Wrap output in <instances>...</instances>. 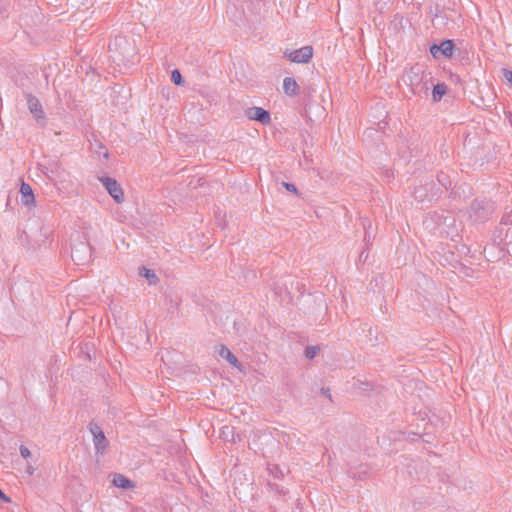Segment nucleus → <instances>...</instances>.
<instances>
[{"label":"nucleus","instance_id":"f257e3e1","mask_svg":"<svg viewBox=\"0 0 512 512\" xmlns=\"http://www.w3.org/2000/svg\"><path fill=\"white\" fill-rule=\"evenodd\" d=\"M402 81L413 95H427L429 85L432 84V74L420 65H414L403 74Z\"/></svg>","mask_w":512,"mask_h":512},{"label":"nucleus","instance_id":"f03ea898","mask_svg":"<svg viewBox=\"0 0 512 512\" xmlns=\"http://www.w3.org/2000/svg\"><path fill=\"white\" fill-rule=\"evenodd\" d=\"M71 257L77 265H85L91 261L92 249L85 237L82 239L77 235L76 239H72Z\"/></svg>","mask_w":512,"mask_h":512},{"label":"nucleus","instance_id":"7ed1b4c3","mask_svg":"<svg viewBox=\"0 0 512 512\" xmlns=\"http://www.w3.org/2000/svg\"><path fill=\"white\" fill-rule=\"evenodd\" d=\"M45 170L43 171L44 174L54 182L55 185L59 186V188L68 189L72 187L73 182L71 179V176L69 172L66 170L55 167V168H48L45 167Z\"/></svg>","mask_w":512,"mask_h":512},{"label":"nucleus","instance_id":"20e7f679","mask_svg":"<svg viewBox=\"0 0 512 512\" xmlns=\"http://www.w3.org/2000/svg\"><path fill=\"white\" fill-rule=\"evenodd\" d=\"M88 429L93 436V443L97 454L103 455L109 445L102 428L96 422H90Z\"/></svg>","mask_w":512,"mask_h":512},{"label":"nucleus","instance_id":"39448f33","mask_svg":"<svg viewBox=\"0 0 512 512\" xmlns=\"http://www.w3.org/2000/svg\"><path fill=\"white\" fill-rule=\"evenodd\" d=\"M313 56V48L311 46H304L300 49L284 52V57L293 63H308Z\"/></svg>","mask_w":512,"mask_h":512},{"label":"nucleus","instance_id":"423d86ee","mask_svg":"<svg viewBox=\"0 0 512 512\" xmlns=\"http://www.w3.org/2000/svg\"><path fill=\"white\" fill-rule=\"evenodd\" d=\"M100 181L116 203H122L124 201L123 190L115 179L110 177H103L100 178Z\"/></svg>","mask_w":512,"mask_h":512},{"label":"nucleus","instance_id":"0eeeda50","mask_svg":"<svg viewBox=\"0 0 512 512\" xmlns=\"http://www.w3.org/2000/svg\"><path fill=\"white\" fill-rule=\"evenodd\" d=\"M244 113L249 120L258 121L263 125H268L271 122L270 113L261 107L247 108Z\"/></svg>","mask_w":512,"mask_h":512},{"label":"nucleus","instance_id":"6e6552de","mask_svg":"<svg viewBox=\"0 0 512 512\" xmlns=\"http://www.w3.org/2000/svg\"><path fill=\"white\" fill-rule=\"evenodd\" d=\"M454 51V44L451 40H444L440 45H432L430 47V52L434 58H439L440 55L445 57H451Z\"/></svg>","mask_w":512,"mask_h":512},{"label":"nucleus","instance_id":"1a4fd4ad","mask_svg":"<svg viewBox=\"0 0 512 512\" xmlns=\"http://www.w3.org/2000/svg\"><path fill=\"white\" fill-rule=\"evenodd\" d=\"M27 105L30 113L33 115L37 122H44L45 112L43 111L40 101L33 95H28Z\"/></svg>","mask_w":512,"mask_h":512},{"label":"nucleus","instance_id":"9d476101","mask_svg":"<svg viewBox=\"0 0 512 512\" xmlns=\"http://www.w3.org/2000/svg\"><path fill=\"white\" fill-rule=\"evenodd\" d=\"M492 207H485L483 202L474 201L470 209V217H473L475 221L484 220L491 212Z\"/></svg>","mask_w":512,"mask_h":512},{"label":"nucleus","instance_id":"9b49d317","mask_svg":"<svg viewBox=\"0 0 512 512\" xmlns=\"http://www.w3.org/2000/svg\"><path fill=\"white\" fill-rule=\"evenodd\" d=\"M20 194H21V203L28 207L34 208L36 207V201L33 189L30 184L26 182H22L20 186Z\"/></svg>","mask_w":512,"mask_h":512},{"label":"nucleus","instance_id":"f8f14e48","mask_svg":"<svg viewBox=\"0 0 512 512\" xmlns=\"http://www.w3.org/2000/svg\"><path fill=\"white\" fill-rule=\"evenodd\" d=\"M283 90L286 95L295 96L298 93L299 85L294 78L286 77L283 80Z\"/></svg>","mask_w":512,"mask_h":512},{"label":"nucleus","instance_id":"ddd939ff","mask_svg":"<svg viewBox=\"0 0 512 512\" xmlns=\"http://www.w3.org/2000/svg\"><path fill=\"white\" fill-rule=\"evenodd\" d=\"M219 355L227 360L232 366L239 368L240 363L236 356L224 345H222L219 349Z\"/></svg>","mask_w":512,"mask_h":512},{"label":"nucleus","instance_id":"4468645a","mask_svg":"<svg viewBox=\"0 0 512 512\" xmlns=\"http://www.w3.org/2000/svg\"><path fill=\"white\" fill-rule=\"evenodd\" d=\"M112 482L116 487L123 489L132 488L134 486L131 480L121 474H115Z\"/></svg>","mask_w":512,"mask_h":512},{"label":"nucleus","instance_id":"2eb2a0df","mask_svg":"<svg viewBox=\"0 0 512 512\" xmlns=\"http://www.w3.org/2000/svg\"><path fill=\"white\" fill-rule=\"evenodd\" d=\"M447 86L444 83H438L434 85L432 96L434 101H440L441 98L446 94Z\"/></svg>","mask_w":512,"mask_h":512},{"label":"nucleus","instance_id":"dca6fc26","mask_svg":"<svg viewBox=\"0 0 512 512\" xmlns=\"http://www.w3.org/2000/svg\"><path fill=\"white\" fill-rule=\"evenodd\" d=\"M139 274L143 277H145L149 284H156L158 282V277L156 276L155 272L151 269L142 267L140 269Z\"/></svg>","mask_w":512,"mask_h":512},{"label":"nucleus","instance_id":"f3484780","mask_svg":"<svg viewBox=\"0 0 512 512\" xmlns=\"http://www.w3.org/2000/svg\"><path fill=\"white\" fill-rule=\"evenodd\" d=\"M171 80L174 84L180 86L184 83L182 75L179 70L175 69L171 73Z\"/></svg>","mask_w":512,"mask_h":512},{"label":"nucleus","instance_id":"a211bd4d","mask_svg":"<svg viewBox=\"0 0 512 512\" xmlns=\"http://www.w3.org/2000/svg\"><path fill=\"white\" fill-rule=\"evenodd\" d=\"M319 351L317 346H308L305 350V356L307 359H313Z\"/></svg>","mask_w":512,"mask_h":512},{"label":"nucleus","instance_id":"6ab92c4d","mask_svg":"<svg viewBox=\"0 0 512 512\" xmlns=\"http://www.w3.org/2000/svg\"><path fill=\"white\" fill-rule=\"evenodd\" d=\"M502 76L512 86V71L504 68V69H502Z\"/></svg>","mask_w":512,"mask_h":512},{"label":"nucleus","instance_id":"aec40b11","mask_svg":"<svg viewBox=\"0 0 512 512\" xmlns=\"http://www.w3.org/2000/svg\"><path fill=\"white\" fill-rule=\"evenodd\" d=\"M20 454L23 458H28L31 456L30 450L24 445L20 446Z\"/></svg>","mask_w":512,"mask_h":512},{"label":"nucleus","instance_id":"412c9836","mask_svg":"<svg viewBox=\"0 0 512 512\" xmlns=\"http://www.w3.org/2000/svg\"><path fill=\"white\" fill-rule=\"evenodd\" d=\"M283 186L290 192H293L295 194H298V190L296 186L292 183L283 182Z\"/></svg>","mask_w":512,"mask_h":512},{"label":"nucleus","instance_id":"4be33fe9","mask_svg":"<svg viewBox=\"0 0 512 512\" xmlns=\"http://www.w3.org/2000/svg\"><path fill=\"white\" fill-rule=\"evenodd\" d=\"M0 501L10 502V498L7 497L1 490H0Z\"/></svg>","mask_w":512,"mask_h":512},{"label":"nucleus","instance_id":"5701e85b","mask_svg":"<svg viewBox=\"0 0 512 512\" xmlns=\"http://www.w3.org/2000/svg\"><path fill=\"white\" fill-rule=\"evenodd\" d=\"M26 472L29 474V475H33L34 472H35V468L32 466V465H28L27 468H26Z\"/></svg>","mask_w":512,"mask_h":512}]
</instances>
